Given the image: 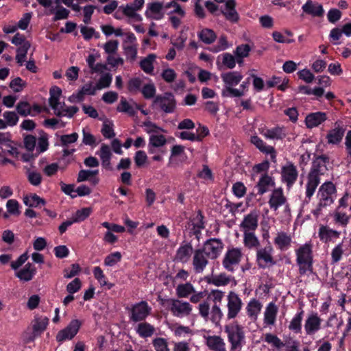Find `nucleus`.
Segmentation results:
<instances>
[{
    "instance_id": "nucleus-1",
    "label": "nucleus",
    "mask_w": 351,
    "mask_h": 351,
    "mask_svg": "<svg viewBox=\"0 0 351 351\" xmlns=\"http://www.w3.org/2000/svg\"><path fill=\"white\" fill-rule=\"evenodd\" d=\"M329 158L326 155L317 156L313 162L311 170L307 176L306 183V197L310 199L320 183V176L327 171Z\"/></svg>"
},
{
    "instance_id": "nucleus-2",
    "label": "nucleus",
    "mask_w": 351,
    "mask_h": 351,
    "mask_svg": "<svg viewBox=\"0 0 351 351\" xmlns=\"http://www.w3.org/2000/svg\"><path fill=\"white\" fill-rule=\"evenodd\" d=\"M210 295L214 302L211 309L208 302L204 301L198 306L199 313L206 321H210L217 325L220 322L223 315L219 304L224 296V292L220 290H213L211 291Z\"/></svg>"
},
{
    "instance_id": "nucleus-3",
    "label": "nucleus",
    "mask_w": 351,
    "mask_h": 351,
    "mask_svg": "<svg viewBox=\"0 0 351 351\" xmlns=\"http://www.w3.org/2000/svg\"><path fill=\"white\" fill-rule=\"evenodd\" d=\"M336 192V187L332 182H325L320 186L317 195L319 202L312 211L315 217H319L323 210L334 202Z\"/></svg>"
},
{
    "instance_id": "nucleus-4",
    "label": "nucleus",
    "mask_w": 351,
    "mask_h": 351,
    "mask_svg": "<svg viewBox=\"0 0 351 351\" xmlns=\"http://www.w3.org/2000/svg\"><path fill=\"white\" fill-rule=\"evenodd\" d=\"M296 263L298 265L299 274L304 276L311 274L313 271V245L311 242L306 243L295 250Z\"/></svg>"
},
{
    "instance_id": "nucleus-5",
    "label": "nucleus",
    "mask_w": 351,
    "mask_h": 351,
    "mask_svg": "<svg viewBox=\"0 0 351 351\" xmlns=\"http://www.w3.org/2000/svg\"><path fill=\"white\" fill-rule=\"evenodd\" d=\"M221 80L224 83V87L221 91L223 97H241L244 95V92L233 86L238 85L242 80L243 76L239 71H229L221 75Z\"/></svg>"
},
{
    "instance_id": "nucleus-6",
    "label": "nucleus",
    "mask_w": 351,
    "mask_h": 351,
    "mask_svg": "<svg viewBox=\"0 0 351 351\" xmlns=\"http://www.w3.org/2000/svg\"><path fill=\"white\" fill-rule=\"evenodd\" d=\"M224 330L230 343V351H241L245 343L243 328L237 324H230L225 326Z\"/></svg>"
},
{
    "instance_id": "nucleus-7",
    "label": "nucleus",
    "mask_w": 351,
    "mask_h": 351,
    "mask_svg": "<svg viewBox=\"0 0 351 351\" xmlns=\"http://www.w3.org/2000/svg\"><path fill=\"white\" fill-rule=\"evenodd\" d=\"M243 256V254L241 248L229 247L223 258V267L228 271L233 273L238 268Z\"/></svg>"
},
{
    "instance_id": "nucleus-8",
    "label": "nucleus",
    "mask_w": 351,
    "mask_h": 351,
    "mask_svg": "<svg viewBox=\"0 0 351 351\" xmlns=\"http://www.w3.org/2000/svg\"><path fill=\"white\" fill-rule=\"evenodd\" d=\"M167 304L172 315L177 317H187L193 311L189 302L178 299H169L167 300Z\"/></svg>"
},
{
    "instance_id": "nucleus-9",
    "label": "nucleus",
    "mask_w": 351,
    "mask_h": 351,
    "mask_svg": "<svg viewBox=\"0 0 351 351\" xmlns=\"http://www.w3.org/2000/svg\"><path fill=\"white\" fill-rule=\"evenodd\" d=\"M204 217L202 212L198 210L189 219L186 229L189 231L191 234L195 235L197 239L202 234V231L205 228Z\"/></svg>"
},
{
    "instance_id": "nucleus-10",
    "label": "nucleus",
    "mask_w": 351,
    "mask_h": 351,
    "mask_svg": "<svg viewBox=\"0 0 351 351\" xmlns=\"http://www.w3.org/2000/svg\"><path fill=\"white\" fill-rule=\"evenodd\" d=\"M49 319L47 317H36L32 322V332L30 335L27 332H24L23 339L26 343L33 341L40 335L47 328Z\"/></svg>"
},
{
    "instance_id": "nucleus-11",
    "label": "nucleus",
    "mask_w": 351,
    "mask_h": 351,
    "mask_svg": "<svg viewBox=\"0 0 351 351\" xmlns=\"http://www.w3.org/2000/svg\"><path fill=\"white\" fill-rule=\"evenodd\" d=\"M152 308L145 301H141L132 306L130 319L134 322L145 320L151 313Z\"/></svg>"
},
{
    "instance_id": "nucleus-12",
    "label": "nucleus",
    "mask_w": 351,
    "mask_h": 351,
    "mask_svg": "<svg viewBox=\"0 0 351 351\" xmlns=\"http://www.w3.org/2000/svg\"><path fill=\"white\" fill-rule=\"evenodd\" d=\"M298 177V171L296 166L290 161H287L281 167V181L286 184L288 189L292 187Z\"/></svg>"
},
{
    "instance_id": "nucleus-13",
    "label": "nucleus",
    "mask_w": 351,
    "mask_h": 351,
    "mask_svg": "<svg viewBox=\"0 0 351 351\" xmlns=\"http://www.w3.org/2000/svg\"><path fill=\"white\" fill-rule=\"evenodd\" d=\"M274 249L270 245L257 249L256 258L259 267L266 268L276 264V261L272 255Z\"/></svg>"
},
{
    "instance_id": "nucleus-14",
    "label": "nucleus",
    "mask_w": 351,
    "mask_h": 351,
    "mask_svg": "<svg viewBox=\"0 0 351 351\" xmlns=\"http://www.w3.org/2000/svg\"><path fill=\"white\" fill-rule=\"evenodd\" d=\"M243 302L239 295L234 291H230L227 295V318H235L241 311Z\"/></svg>"
},
{
    "instance_id": "nucleus-15",
    "label": "nucleus",
    "mask_w": 351,
    "mask_h": 351,
    "mask_svg": "<svg viewBox=\"0 0 351 351\" xmlns=\"http://www.w3.org/2000/svg\"><path fill=\"white\" fill-rule=\"evenodd\" d=\"M153 105L166 113H171L176 108V100L171 93H166L162 95L156 96L154 99Z\"/></svg>"
},
{
    "instance_id": "nucleus-16",
    "label": "nucleus",
    "mask_w": 351,
    "mask_h": 351,
    "mask_svg": "<svg viewBox=\"0 0 351 351\" xmlns=\"http://www.w3.org/2000/svg\"><path fill=\"white\" fill-rule=\"evenodd\" d=\"M81 325L82 322L79 319H72L66 328L58 332L57 341L63 342L72 339L78 332Z\"/></svg>"
},
{
    "instance_id": "nucleus-17",
    "label": "nucleus",
    "mask_w": 351,
    "mask_h": 351,
    "mask_svg": "<svg viewBox=\"0 0 351 351\" xmlns=\"http://www.w3.org/2000/svg\"><path fill=\"white\" fill-rule=\"evenodd\" d=\"M268 204L271 210L276 211L280 207L285 206L289 208L287 197L284 195L283 189L280 187L274 189L269 195Z\"/></svg>"
},
{
    "instance_id": "nucleus-18",
    "label": "nucleus",
    "mask_w": 351,
    "mask_h": 351,
    "mask_svg": "<svg viewBox=\"0 0 351 351\" xmlns=\"http://www.w3.org/2000/svg\"><path fill=\"white\" fill-rule=\"evenodd\" d=\"M259 211L254 210L245 215L239 225L243 233L254 232L258 226Z\"/></svg>"
},
{
    "instance_id": "nucleus-19",
    "label": "nucleus",
    "mask_w": 351,
    "mask_h": 351,
    "mask_svg": "<svg viewBox=\"0 0 351 351\" xmlns=\"http://www.w3.org/2000/svg\"><path fill=\"white\" fill-rule=\"evenodd\" d=\"M223 248V244L219 239H210L206 241L201 248L206 256L211 259L217 258Z\"/></svg>"
},
{
    "instance_id": "nucleus-20",
    "label": "nucleus",
    "mask_w": 351,
    "mask_h": 351,
    "mask_svg": "<svg viewBox=\"0 0 351 351\" xmlns=\"http://www.w3.org/2000/svg\"><path fill=\"white\" fill-rule=\"evenodd\" d=\"M322 319L317 313L308 315L304 322V330L306 335H313L322 328Z\"/></svg>"
},
{
    "instance_id": "nucleus-21",
    "label": "nucleus",
    "mask_w": 351,
    "mask_h": 351,
    "mask_svg": "<svg viewBox=\"0 0 351 351\" xmlns=\"http://www.w3.org/2000/svg\"><path fill=\"white\" fill-rule=\"evenodd\" d=\"M318 237L321 242L328 244L334 243L340 237L341 232L330 228L327 225H320L318 229Z\"/></svg>"
},
{
    "instance_id": "nucleus-22",
    "label": "nucleus",
    "mask_w": 351,
    "mask_h": 351,
    "mask_svg": "<svg viewBox=\"0 0 351 351\" xmlns=\"http://www.w3.org/2000/svg\"><path fill=\"white\" fill-rule=\"evenodd\" d=\"M302 10L304 14L314 18H322L325 13L323 5L313 0H306L302 6Z\"/></svg>"
},
{
    "instance_id": "nucleus-23",
    "label": "nucleus",
    "mask_w": 351,
    "mask_h": 351,
    "mask_svg": "<svg viewBox=\"0 0 351 351\" xmlns=\"http://www.w3.org/2000/svg\"><path fill=\"white\" fill-rule=\"evenodd\" d=\"M260 134L267 140L282 141L287 136L286 129L284 127L263 128L259 129Z\"/></svg>"
},
{
    "instance_id": "nucleus-24",
    "label": "nucleus",
    "mask_w": 351,
    "mask_h": 351,
    "mask_svg": "<svg viewBox=\"0 0 351 351\" xmlns=\"http://www.w3.org/2000/svg\"><path fill=\"white\" fill-rule=\"evenodd\" d=\"M208 257L201 250V249L195 250L193 256V267L195 274H202L208 264Z\"/></svg>"
},
{
    "instance_id": "nucleus-25",
    "label": "nucleus",
    "mask_w": 351,
    "mask_h": 351,
    "mask_svg": "<svg viewBox=\"0 0 351 351\" xmlns=\"http://www.w3.org/2000/svg\"><path fill=\"white\" fill-rule=\"evenodd\" d=\"M346 128L341 121H336L334 124V128L329 130L326 139L328 144H339L344 136Z\"/></svg>"
},
{
    "instance_id": "nucleus-26",
    "label": "nucleus",
    "mask_w": 351,
    "mask_h": 351,
    "mask_svg": "<svg viewBox=\"0 0 351 351\" xmlns=\"http://www.w3.org/2000/svg\"><path fill=\"white\" fill-rule=\"evenodd\" d=\"M165 7L162 2L154 1L147 3L145 15L147 19L160 20L164 17L163 10Z\"/></svg>"
},
{
    "instance_id": "nucleus-27",
    "label": "nucleus",
    "mask_w": 351,
    "mask_h": 351,
    "mask_svg": "<svg viewBox=\"0 0 351 351\" xmlns=\"http://www.w3.org/2000/svg\"><path fill=\"white\" fill-rule=\"evenodd\" d=\"M236 5L235 0H227L224 8L221 9V13L226 19L233 23H237L239 20V15L235 9Z\"/></svg>"
},
{
    "instance_id": "nucleus-28",
    "label": "nucleus",
    "mask_w": 351,
    "mask_h": 351,
    "mask_svg": "<svg viewBox=\"0 0 351 351\" xmlns=\"http://www.w3.org/2000/svg\"><path fill=\"white\" fill-rule=\"evenodd\" d=\"M37 270L36 267L27 263L23 268L15 271V276L22 282H29L32 280L36 274Z\"/></svg>"
},
{
    "instance_id": "nucleus-29",
    "label": "nucleus",
    "mask_w": 351,
    "mask_h": 351,
    "mask_svg": "<svg viewBox=\"0 0 351 351\" xmlns=\"http://www.w3.org/2000/svg\"><path fill=\"white\" fill-rule=\"evenodd\" d=\"M100 158L102 167L108 170L112 169L110 160L112 156L111 148L108 145L102 143L99 150L96 152Z\"/></svg>"
},
{
    "instance_id": "nucleus-30",
    "label": "nucleus",
    "mask_w": 351,
    "mask_h": 351,
    "mask_svg": "<svg viewBox=\"0 0 351 351\" xmlns=\"http://www.w3.org/2000/svg\"><path fill=\"white\" fill-rule=\"evenodd\" d=\"M206 344L211 351H228L225 341L218 335L206 337Z\"/></svg>"
},
{
    "instance_id": "nucleus-31",
    "label": "nucleus",
    "mask_w": 351,
    "mask_h": 351,
    "mask_svg": "<svg viewBox=\"0 0 351 351\" xmlns=\"http://www.w3.org/2000/svg\"><path fill=\"white\" fill-rule=\"evenodd\" d=\"M251 143L256 146L261 152L266 154H270L271 158L273 161L276 160V152L274 147L267 145L261 138L258 136H252L251 137Z\"/></svg>"
},
{
    "instance_id": "nucleus-32",
    "label": "nucleus",
    "mask_w": 351,
    "mask_h": 351,
    "mask_svg": "<svg viewBox=\"0 0 351 351\" xmlns=\"http://www.w3.org/2000/svg\"><path fill=\"white\" fill-rule=\"evenodd\" d=\"M275 186V180L274 178L267 173L261 174V178H259L258 182H257L256 187L258 189V193L259 195H263L271 187Z\"/></svg>"
},
{
    "instance_id": "nucleus-33",
    "label": "nucleus",
    "mask_w": 351,
    "mask_h": 351,
    "mask_svg": "<svg viewBox=\"0 0 351 351\" xmlns=\"http://www.w3.org/2000/svg\"><path fill=\"white\" fill-rule=\"evenodd\" d=\"M327 119V115L323 112H313L305 118L306 125L308 128L317 127Z\"/></svg>"
},
{
    "instance_id": "nucleus-34",
    "label": "nucleus",
    "mask_w": 351,
    "mask_h": 351,
    "mask_svg": "<svg viewBox=\"0 0 351 351\" xmlns=\"http://www.w3.org/2000/svg\"><path fill=\"white\" fill-rule=\"evenodd\" d=\"M193 252L191 244L184 243L181 245L177 250L175 259L182 263H187Z\"/></svg>"
},
{
    "instance_id": "nucleus-35",
    "label": "nucleus",
    "mask_w": 351,
    "mask_h": 351,
    "mask_svg": "<svg viewBox=\"0 0 351 351\" xmlns=\"http://www.w3.org/2000/svg\"><path fill=\"white\" fill-rule=\"evenodd\" d=\"M167 143L166 137L162 134H151L149 138L148 152L154 154L156 148L163 147Z\"/></svg>"
},
{
    "instance_id": "nucleus-36",
    "label": "nucleus",
    "mask_w": 351,
    "mask_h": 351,
    "mask_svg": "<svg viewBox=\"0 0 351 351\" xmlns=\"http://www.w3.org/2000/svg\"><path fill=\"white\" fill-rule=\"evenodd\" d=\"M347 250V244L343 240L336 244L330 252L331 263L336 264L339 263L342 259Z\"/></svg>"
},
{
    "instance_id": "nucleus-37",
    "label": "nucleus",
    "mask_w": 351,
    "mask_h": 351,
    "mask_svg": "<svg viewBox=\"0 0 351 351\" xmlns=\"http://www.w3.org/2000/svg\"><path fill=\"white\" fill-rule=\"evenodd\" d=\"M274 244L281 251L287 250L291 243V237L285 232H278L274 240Z\"/></svg>"
},
{
    "instance_id": "nucleus-38",
    "label": "nucleus",
    "mask_w": 351,
    "mask_h": 351,
    "mask_svg": "<svg viewBox=\"0 0 351 351\" xmlns=\"http://www.w3.org/2000/svg\"><path fill=\"white\" fill-rule=\"evenodd\" d=\"M99 173V171L82 169L78 173L77 182H82L86 180H89L93 185H97L99 183V178L96 177Z\"/></svg>"
},
{
    "instance_id": "nucleus-39",
    "label": "nucleus",
    "mask_w": 351,
    "mask_h": 351,
    "mask_svg": "<svg viewBox=\"0 0 351 351\" xmlns=\"http://www.w3.org/2000/svg\"><path fill=\"white\" fill-rule=\"evenodd\" d=\"M262 304L256 298L251 299L246 306V313L253 320H256L262 309Z\"/></svg>"
},
{
    "instance_id": "nucleus-40",
    "label": "nucleus",
    "mask_w": 351,
    "mask_h": 351,
    "mask_svg": "<svg viewBox=\"0 0 351 351\" xmlns=\"http://www.w3.org/2000/svg\"><path fill=\"white\" fill-rule=\"evenodd\" d=\"M278 313V307L274 302L267 304L264 312V324L268 326L274 325Z\"/></svg>"
},
{
    "instance_id": "nucleus-41",
    "label": "nucleus",
    "mask_w": 351,
    "mask_h": 351,
    "mask_svg": "<svg viewBox=\"0 0 351 351\" xmlns=\"http://www.w3.org/2000/svg\"><path fill=\"white\" fill-rule=\"evenodd\" d=\"M135 331L141 338H148L155 333L156 329L151 324L143 322L137 324Z\"/></svg>"
},
{
    "instance_id": "nucleus-42",
    "label": "nucleus",
    "mask_w": 351,
    "mask_h": 351,
    "mask_svg": "<svg viewBox=\"0 0 351 351\" xmlns=\"http://www.w3.org/2000/svg\"><path fill=\"white\" fill-rule=\"evenodd\" d=\"M232 279V277L226 274L220 273L219 274L213 275L208 280V282L217 287H222L228 285Z\"/></svg>"
},
{
    "instance_id": "nucleus-43",
    "label": "nucleus",
    "mask_w": 351,
    "mask_h": 351,
    "mask_svg": "<svg viewBox=\"0 0 351 351\" xmlns=\"http://www.w3.org/2000/svg\"><path fill=\"white\" fill-rule=\"evenodd\" d=\"M197 37L204 44L210 45L215 41L217 35L213 29L204 28L197 32Z\"/></svg>"
},
{
    "instance_id": "nucleus-44",
    "label": "nucleus",
    "mask_w": 351,
    "mask_h": 351,
    "mask_svg": "<svg viewBox=\"0 0 351 351\" xmlns=\"http://www.w3.org/2000/svg\"><path fill=\"white\" fill-rule=\"evenodd\" d=\"M78 110L79 108L77 106L64 107V104H60L53 110L54 114L58 117H67L69 118H71L78 111Z\"/></svg>"
},
{
    "instance_id": "nucleus-45",
    "label": "nucleus",
    "mask_w": 351,
    "mask_h": 351,
    "mask_svg": "<svg viewBox=\"0 0 351 351\" xmlns=\"http://www.w3.org/2000/svg\"><path fill=\"white\" fill-rule=\"evenodd\" d=\"M243 244L248 249H258L260 247V241L254 232L243 233Z\"/></svg>"
},
{
    "instance_id": "nucleus-46",
    "label": "nucleus",
    "mask_w": 351,
    "mask_h": 351,
    "mask_svg": "<svg viewBox=\"0 0 351 351\" xmlns=\"http://www.w3.org/2000/svg\"><path fill=\"white\" fill-rule=\"evenodd\" d=\"M194 290L195 288L191 283L186 282L178 285L176 288V293L178 298H187L194 292Z\"/></svg>"
},
{
    "instance_id": "nucleus-47",
    "label": "nucleus",
    "mask_w": 351,
    "mask_h": 351,
    "mask_svg": "<svg viewBox=\"0 0 351 351\" xmlns=\"http://www.w3.org/2000/svg\"><path fill=\"white\" fill-rule=\"evenodd\" d=\"M304 315V311L301 310L297 313L291 319L289 329L296 334H299L302 331V321Z\"/></svg>"
},
{
    "instance_id": "nucleus-48",
    "label": "nucleus",
    "mask_w": 351,
    "mask_h": 351,
    "mask_svg": "<svg viewBox=\"0 0 351 351\" xmlns=\"http://www.w3.org/2000/svg\"><path fill=\"white\" fill-rule=\"evenodd\" d=\"M61 94L62 90L59 87L54 86L50 88V97L49 99V106L53 110H54L56 108L58 107V106L62 104L59 101Z\"/></svg>"
},
{
    "instance_id": "nucleus-49",
    "label": "nucleus",
    "mask_w": 351,
    "mask_h": 351,
    "mask_svg": "<svg viewBox=\"0 0 351 351\" xmlns=\"http://www.w3.org/2000/svg\"><path fill=\"white\" fill-rule=\"evenodd\" d=\"M30 47V43L29 41H26L22 46L17 49L16 60L19 66H22L25 62L27 53Z\"/></svg>"
},
{
    "instance_id": "nucleus-50",
    "label": "nucleus",
    "mask_w": 351,
    "mask_h": 351,
    "mask_svg": "<svg viewBox=\"0 0 351 351\" xmlns=\"http://www.w3.org/2000/svg\"><path fill=\"white\" fill-rule=\"evenodd\" d=\"M25 175L28 182L34 186H39L43 180V177L40 173L37 171L32 170L29 168H26Z\"/></svg>"
},
{
    "instance_id": "nucleus-51",
    "label": "nucleus",
    "mask_w": 351,
    "mask_h": 351,
    "mask_svg": "<svg viewBox=\"0 0 351 351\" xmlns=\"http://www.w3.org/2000/svg\"><path fill=\"white\" fill-rule=\"evenodd\" d=\"M156 55L152 53L148 55L140 62V66L146 73H152L154 71L153 63L156 59Z\"/></svg>"
},
{
    "instance_id": "nucleus-52",
    "label": "nucleus",
    "mask_w": 351,
    "mask_h": 351,
    "mask_svg": "<svg viewBox=\"0 0 351 351\" xmlns=\"http://www.w3.org/2000/svg\"><path fill=\"white\" fill-rule=\"evenodd\" d=\"M264 340L268 344L277 349H281L285 346L278 336L272 333L265 334Z\"/></svg>"
},
{
    "instance_id": "nucleus-53",
    "label": "nucleus",
    "mask_w": 351,
    "mask_h": 351,
    "mask_svg": "<svg viewBox=\"0 0 351 351\" xmlns=\"http://www.w3.org/2000/svg\"><path fill=\"white\" fill-rule=\"evenodd\" d=\"M92 213V209L90 208H83L82 209L77 210L72 216L73 221L75 223H79L84 221L87 219Z\"/></svg>"
},
{
    "instance_id": "nucleus-54",
    "label": "nucleus",
    "mask_w": 351,
    "mask_h": 351,
    "mask_svg": "<svg viewBox=\"0 0 351 351\" xmlns=\"http://www.w3.org/2000/svg\"><path fill=\"white\" fill-rule=\"evenodd\" d=\"M250 51V47L247 44L238 46L234 51L237 63L241 64L243 62V58L247 57Z\"/></svg>"
},
{
    "instance_id": "nucleus-55",
    "label": "nucleus",
    "mask_w": 351,
    "mask_h": 351,
    "mask_svg": "<svg viewBox=\"0 0 351 351\" xmlns=\"http://www.w3.org/2000/svg\"><path fill=\"white\" fill-rule=\"evenodd\" d=\"M350 217L341 210L336 209L334 213V221L342 227H346L350 221Z\"/></svg>"
},
{
    "instance_id": "nucleus-56",
    "label": "nucleus",
    "mask_w": 351,
    "mask_h": 351,
    "mask_svg": "<svg viewBox=\"0 0 351 351\" xmlns=\"http://www.w3.org/2000/svg\"><path fill=\"white\" fill-rule=\"evenodd\" d=\"M16 109L17 112L23 117L28 115L34 116V114L32 112V107L27 101H19L16 105Z\"/></svg>"
},
{
    "instance_id": "nucleus-57",
    "label": "nucleus",
    "mask_w": 351,
    "mask_h": 351,
    "mask_svg": "<svg viewBox=\"0 0 351 351\" xmlns=\"http://www.w3.org/2000/svg\"><path fill=\"white\" fill-rule=\"evenodd\" d=\"M124 54L126 59L130 62H134L137 57L138 45H123Z\"/></svg>"
},
{
    "instance_id": "nucleus-58",
    "label": "nucleus",
    "mask_w": 351,
    "mask_h": 351,
    "mask_svg": "<svg viewBox=\"0 0 351 351\" xmlns=\"http://www.w3.org/2000/svg\"><path fill=\"white\" fill-rule=\"evenodd\" d=\"M23 202L29 207H37L40 204H45V200L35 194L24 197Z\"/></svg>"
},
{
    "instance_id": "nucleus-59",
    "label": "nucleus",
    "mask_w": 351,
    "mask_h": 351,
    "mask_svg": "<svg viewBox=\"0 0 351 351\" xmlns=\"http://www.w3.org/2000/svg\"><path fill=\"white\" fill-rule=\"evenodd\" d=\"M69 12H70L69 10L66 9L62 6L58 7L56 10H53V9H51L49 11V13L54 14V17L53 19V21L67 19L69 17Z\"/></svg>"
},
{
    "instance_id": "nucleus-60",
    "label": "nucleus",
    "mask_w": 351,
    "mask_h": 351,
    "mask_svg": "<svg viewBox=\"0 0 351 351\" xmlns=\"http://www.w3.org/2000/svg\"><path fill=\"white\" fill-rule=\"evenodd\" d=\"M229 47V44L227 40V37L224 35L220 36L219 38L217 44L210 49V51L213 53H217L221 51H224Z\"/></svg>"
},
{
    "instance_id": "nucleus-61",
    "label": "nucleus",
    "mask_w": 351,
    "mask_h": 351,
    "mask_svg": "<svg viewBox=\"0 0 351 351\" xmlns=\"http://www.w3.org/2000/svg\"><path fill=\"white\" fill-rule=\"evenodd\" d=\"M117 110L119 112H125L130 115H134L135 114L134 108L123 97L121 99L120 103L117 107Z\"/></svg>"
},
{
    "instance_id": "nucleus-62",
    "label": "nucleus",
    "mask_w": 351,
    "mask_h": 351,
    "mask_svg": "<svg viewBox=\"0 0 351 351\" xmlns=\"http://www.w3.org/2000/svg\"><path fill=\"white\" fill-rule=\"evenodd\" d=\"M153 346L156 351H169L167 341L162 337H158L153 340Z\"/></svg>"
},
{
    "instance_id": "nucleus-63",
    "label": "nucleus",
    "mask_w": 351,
    "mask_h": 351,
    "mask_svg": "<svg viewBox=\"0 0 351 351\" xmlns=\"http://www.w3.org/2000/svg\"><path fill=\"white\" fill-rule=\"evenodd\" d=\"M222 64L228 69H232L235 67L237 58L229 53L221 54Z\"/></svg>"
},
{
    "instance_id": "nucleus-64",
    "label": "nucleus",
    "mask_w": 351,
    "mask_h": 351,
    "mask_svg": "<svg viewBox=\"0 0 351 351\" xmlns=\"http://www.w3.org/2000/svg\"><path fill=\"white\" fill-rule=\"evenodd\" d=\"M112 80V77L110 73H105L104 75L101 76L97 83L96 84L97 88L99 90H101L109 87L110 85L111 84Z\"/></svg>"
}]
</instances>
